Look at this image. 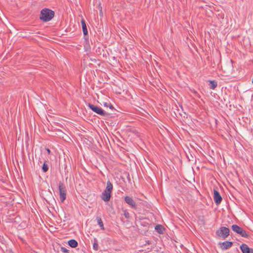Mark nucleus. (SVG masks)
<instances>
[{
  "label": "nucleus",
  "instance_id": "obj_18",
  "mask_svg": "<svg viewBox=\"0 0 253 253\" xmlns=\"http://www.w3.org/2000/svg\"><path fill=\"white\" fill-rule=\"evenodd\" d=\"M46 162H45L43 163V166L42 167V170L43 172H46L48 170V166L47 164L46 163Z\"/></svg>",
  "mask_w": 253,
  "mask_h": 253
},
{
  "label": "nucleus",
  "instance_id": "obj_4",
  "mask_svg": "<svg viewBox=\"0 0 253 253\" xmlns=\"http://www.w3.org/2000/svg\"><path fill=\"white\" fill-rule=\"evenodd\" d=\"M230 230L228 228L222 226L218 230L216 231V235L223 239H226L229 235Z\"/></svg>",
  "mask_w": 253,
  "mask_h": 253
},
{
  "label": "nucleus",
  "instance_id": "obj_8",
  "mask_svg": "<svg viewBox=\"0 0 253 253\" xmlns=\"http://www.w3.org/2000/svg\"><path fill=\"white\" fill-rule=\"evenodd\" d=\"M124 200L125 202L131 208L133 209H137V205L132 197L129 196H126Z\"/></svg>",
  "mask_w": 253,
  "mask_h": 253
},
{
  "label": "nucleus",
  "instance_id": "obj_7",
  "mask_svg": "<svg viewBox=\"0 0 253 253\" xmlns=\"http://www.w3.org/2000/svg\"><path fill=\"white\" fill-rule=\"evenodd\" d=\"M213 199L216 205H219L222 200V198L216 188L213 189Z\"/></svg>",
  "mask_w": 253,
  "mask_h": 253
},
{
  "label": "nucleus",
  "instance_id": "obj_17",
  "mask_svg": "<svg viewBox=\"0 0 253 253\" xmlns=\"http://www.w3.org/2000/svg\"><path fill=\"white\" fill-rule=\"evenodd\" d=\"M122 211L123 212V214L124 215L126 218L128 219H130V216L129 213L126 210L122 209Z\"/></svg>",
  "mask_w": 253,
  "mask_h": 253
},
{
  "label": "nucleus",
  "instance_id": "obj_16",
  "mask_svg": "<svg viewBox=\"0 0 253 253\" xmlns=\"http://www.w3.org/2000/svg\"><path fill=\"white\" fill-rule=\"evenodd\" d=\"M93 248L95 251H98L99 249V246H98L97 240L96 238H94V242L93 244Z\"/></svg>",
  "mask_w": 253,
  "mask_h": 253
},
{
  "label": "nucleus",
  "instance_id": "obj_15",
  "mask_svg": "<svg viewBox=\"0 0 253 253\" xmlns=\"http://www.w3.org/2000/svg\"><path fill=\"white\" fill-rule=\"evenodd\" d=\"M155 229L159 233H160V234L163 233L164 230L163 227L161 225H159V224L155 226Z\"/></svg>",
  "mask_w": 253,
  "mask_h": 253
},
{
  "label": "nucleus",
  "instance_id": "obj_1",
  "mask_svg": "<svg viewBox=\"0 0 253 253\" xmlns=\"http://www.w3.org/2000/svg\"><path fill=\"white\" fill-rule=\"evenodd\" d=\"M54 12L48 8H44L41 11L40 20L43 22L51 20L54 16Z\"/></svg>",
  "mask_w": 253,
  "mask_h": 253
},
{
  "label": "nucleus",
  "instance_id": "obj_5",
  "mask_svg": "<svg viewBox=\"0 0 253 253\" xmlns=\"http://www.w3.org/2000/svg\"><path fill=\"white\" fill-rule=\"evenodd\" d=\"M58 189L59 191V198L61 202L63 203L66 198V189L63 183L60 182Z\"/></svg>",
  "mask_w": 253,
  "mask_h": 253
},
{
  "label": "nucleus",
  "instance_id": "obj_13",
  "mask_svg": "<svg viewBox=\"0 0 253 253\" xmlns=\"http://www.w3.org/2000/svg\"><path fill=\"white\" fill-rule=\"evenodd\" d=\"M209 82L210 88L211 89H214L217 85V82L215 81H210Z\"/></svg>",
  "mask_w": 253,
  "mask_h": 253
},
{
  "label": "nucleus",
  "instance_id": "obj_19",
  "mask_svg": "<svg viewBox=\"0 0 253 253\" xmlns=\"http://www.w3.org/2000/svg\"><path fill=\"white\" fill-rule=\"evenodd\" d=\"M104 106H106V107H109L111 109H114V107L113 106V105L111 103L108 104L107 103H104Z\"/></svg>",
  "mask_w": 253,
  "mask_h": 253
},
{
  "label": "nucleus",
  "instance_id": "obj_2",
  "mask_svg": "<svg viewBox=\"0 0 253 253\" xmlns=\"http://www.w3.org/2000/svg\"><path fill=\"white\" fill-rule=\"evenodd\" d=\"M113 188V185L110 180L107 182L106 187L105 190L102 193L101 197L105 202H108L110 200L111 193Z\"/></svg>",
  "mask_w": 253,
  "mask_h": 253
},
{
  "label": "nucleus",
  "instance_id": "obj_12",
  "mask_svg": "<svg viewBox=\"0 0 253 253\" xmlns=\"http://www.w3.org/2000/svg\"><path fill=\"white\" fill-rule=\"evenodd\" d=\"M68 245L72 248H76L78 246V243L75 240L71 239L68 241Z\"/></svg>",
  "mask_w": 253,
  "mask_h": 253
},
{
  "label": "nucleus",
  "instance_id": "obj_3",
  "mask_svg": "<svg viewBox=\"0 0 253 253\" xmlns=\"http://www.w3.org/2000/svg\"><path fill=\"white\" fill-rule=\"evenodd\" d=\"M232 230L236 233L237 234H239L243 237L248 238L249 237V234L247 233L246 231L242 227L239 226L236 224H233L231 226Z\"/></svg>",
  "mask_w": 253,
  "mask_h": 253
},
{
  "label": "nucleus",
  "instance_id": "obj_14",
  "mask_svg": "<svg viewBox=\"0 0 253 253\" xmlns=\"http://www.w3.org/2000/svg\"><path fill=\"white\" fill-rule=\"evenodd\" d=\"M96 220H97L98 225L100 227L101 229L102 230H104V224H103V221L101 219V218L100 217L97 216L96 217Z\"/></svg>",
  "mask_w": 253,
  "mask_h": 253
},
{
  "label": "nucleus",
  "instance_id": "obj_11",
  "mask_svg": "<svg viewBox=\"0 0 253 253\" xmlns=\"http://www.w3.org/2000/svg\"><path fill=\"white\" fill-rule=\"evenodd\" d=\"M81 24L82 26L83 31L84 35H87L88 34L87 29L85 20L82 18L81 20Z\"/></svg>",
  "mask_w": 253,
  "mask_h": 253
},
{
  "label": "nucleus",
  "instance_id": "obj_20",
  "mask_svg": "<svg viewBox=\"0 0 253 253\" xmlns=\"http://www.w3.org/2000/svg\"><path fill=\"white\" fill-rule=\"evenodd\" d=\"M47 152L48 153V154H50V150L49 149H47Z\"/></svg>",
  "mask_w": 253,
  "mask_h": 253
},
{
  "label": "nucleus",
  "instance_id": "obj_6",
  "mask_svg": "<svg viewBox=\"0 0 253 253\" xmlns=\"http://www.w3.org/2000/svg\"><path fill=\"white\" fill-rule=\"evenodd\" d=\"M88 106L92 111L97 113L98 115H100L102 116H105L106 114L105 112L100 107L96 106L90 103L88 104Z\"/></svg>",
  "mask_w": 253,
  "mask_h": 253
},
{
  "label": "nucleus",
  "instance_id": "obj_9",
  "mask_svg": "<svg viewBox=\"0 0 253 253\" xmlns=\"http://www.w3.org/2000/svg\"><path fill=\"white\" fill-rule=\"evenodd\" d=\"M240 248L243 253H253V249L250 248L245 244L241 245Z\"/></svg>",
  "mask_w": 253,
  "mask_h": 253
},
{
  "label": "nucleus",
  "instance_id": "obj_10",
  "mask_svg": "<svg viewBox=\"0 0 253 253\" xmlns=\"http://www.w3.org/2000/svg\"><path fill=\"white\" fill-rule=\"evenodd\" d=\"M219 245L222 250H227L232 246L233 243L230 241H224L221 243H219Z\"/></svg>",
  "mask_w": 253,
  "mask_h": 253
}]
</instances>
